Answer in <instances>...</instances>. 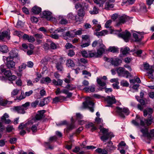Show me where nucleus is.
<instances>
[{
  "label": "nucleus",
  "instance_id": "nucleus-61",
  "mask_svg": "<svg viewBox=\"0 0 154 154\" xmlns=\"http://www.w3.org/2000/svg\"><path fill=\"white\" fill-rule=\"evenodd\" d=\"M6 132L8 133L11 132L14 129L12 126L8 125L6 128Z\"/></svg>",
  "mask_w": 154,
  "mask_h": 154
},
{
  "label": "nucleus",
  "instance_id": "nucleus-45",
  "mask_svg": "<svg viewBox=\"0 0 154 154\" xmlns=\"http://www.w3.org/2000/svg\"><path fill=\"white\" fill-rule=\"evenodd\" d=\"M154 71V69H153L152 67H151L149 69V70L148 72V77L149 78H151L152 79H153V75L152 73H153Z\"/></svg>",
  "mask_w": 154,
  "mask_h": 154
},
{
  "label": "nucleus",
  "instance_id": "nucleus-27",
  "mask_svg": "<svg viewBox=\"0 0 154 154\" xmlns=\"http://www.w3.org/2000/svg\"><path fill=\"white\" fill-rule=\"evenodd\" d=\"M11 103V102L8 101L6 100L2 99L0 100V105L2 106H5L7 104L10 105Z\"/></svg>",
  "mask_w": 154,
  "mask_h": 154
},
{
  "label": "nucleus",
  "instance_id": "nucleus-56",
  "mask_svg": "<svg viewBox=\"0 0 154 154\" xmlns=\"http://www.w3.org/2000/svg\"><path fill=\"white\" fill-rule=\"evenodd\" d=\"M131 76L130 73L128 71L125 70L123 74L121 76L128 78L129 76Z\"/></svg>",
  "mask_w": 154,
  "mask_h": 154
},
{
  "label": "nucleus",
  "instance_id": "nucleus-15",
  "mask_svg": "<svg viewBox=\"0 0 154 154\" xmlns=\"http://www.w3.org/2000/svg\"><path fill=\"white\" fill-rule=\"evenodd\" d=\"M52 13L48 11H44L43 12V17L45 18L48 20H50L52 18Z\"/></svg>",
  "mask_w": 154,
  "mask_h": 154
},
{
  "label": "nucleus",
  "instance_id": "nucleus-49",
  "mask_svg": "<svg viewBox=\"0 0 154 154\" xmlns=\"http://www.w3.org/2000/svg\"><path fill=\"white\" fill-rule=\"evenodd\" d=\"M68 90L72 91L74 90L76 88V87L73 85L72 84H68L65 87Z\"/></svg>",
  "mask_w": 154,
  "mask_h": 154
},
{
  "label": "nucleus",
  "instance_id": "nucleus-43",
  "mask_svg": "<svg viewBox=\"0 0 154 154\" xmlns=\"http://www.w3.org/2000/svg\"><path fill=\"white\" fill-rule=\"evenodd\" d=\"M107 33V31L106 30H103L100 32H96L95 35L97 36H102L105 35V34Z\"/></svg>",
  "mask_w": 154,
  "mask_h": 154
},
{
  "label": "nucleus",
  "instance_id": "nucleus-33",
  "mask_svg": "<svg viewBox=\"0 0 154 154\" xmlns=\"http://www.w3.org/2000/svg\"><path fill=\"white\" fill-rule=\"evenodd\" d=\"M95 151L99 154H108V153L107 150H106L105 149H102L101 148H98Z\"/></svg>",
  "mask_w": 154,
  "mask_h": 154
},
{
  "label": "nucleus",
  "instance_id": "nucleus-26",
  "mask_svg": "<svg viewBox=\"0 0 154 154\" xmlns=\"http://www.w3.org/2000/svg\"><path fill=\"white\" fill-rule=\"evenodd\" d=\"M32 12L35 14H38L41 11V8L37 6H35L32 9Z\"/></svg>",
  "mask_w": 154,
  "mask_h": 154
},
{
  "label": "nucleus",
  "instance_id": "nucleus-12",
  "mask_svg": "<svg viewBox=\"0 0 154 154\" xmlns=\"http://www.w3.org/2000/svg\"><path fill=\"white\" fill-rule=\"evenodd\" d=\"M120 35L126 42H127L131 35V34L130 32L126 30L125 33L121 34Z\"/></svg>",
  "mask_w": 154,
  "mask_h": 154
},
{
  "label": "nucleus",
  "instance_id": "nucleus-4",
  "mask_svg": "<svg viewBox=\"0 0 154 154\" xmlns=\"http://www.w3.org/2000/svg\"><path fill=\"white\" fill-rule=\"evenodd\" d=\"M116 112L122 118L125 117L124 114L128 115L129 113V110L128 108H122L119 107H116Z\"/></svg>",
  "mask_w": 154,
  "mask_h": 154
},
{
  "label": "nucleus",
  "instance_id": "nucleus-54",
  "mask_svg": "<svg viewBox=\"0 0 154 154\" xmlns=\"http://www.w3.org/2000/svg\"><path fill=\"white\" fill-rule=\"evenodd\" d=\"M30 102H27L22 104L21 106L26 111L28 109L29 107L30 106Z\"/></svg>",
  "mask_w": 154,
  "mask_h": 154
},
{
  "label": "nucleus",
  "instance_id": "nucleus-59",
  "mask_svg": "<svg viewBox=\"0 0 154 154\" xmlns=\"http://www.w3.org/2000/svg\"><path fill=\"white\" fill-rule=\"evenodd\" d=\"M73 32L72 31L67 32L66 33V35L69 37H73L75 35L74 34L72 33Z\"/></svg>",
  "mask_w": 154,
  "mask_h": 154
},
{
  "label": "nucleus",
  "instance_id": "nucleus-46",
  "mask_svg": "<svg viewBox=\"0 0 154 154\" xmlns=\"http://www.w3.org/2000/svg\"><path fill=\"white\" fill-rule=\"evenodd\" d=\"M66 65L69 67H74L75 64L73 61L71 59L68 60L66 61Z\"/></svg>",
  "mask_w": 154,
  "mask_h": 154
},
{
  "label": "nucleus",
  "instance_id": "nucleus-31",
  "mask_svg": "<svg viewBox=\"0 0 154 154\" xmlns=\"http://www.w3.org/2000/svg\"><path fill=\"white\" fill-rule=\"evenodd\" d=\"M38 126V125L37 124L36 125H32V126L30 128H27L26 130L27 131L29 132L30 130H31L32 132L34 133H35L38 130V129L37 128V126Z\"/></svg>",
  "mask_w": 154,
  "mask_h": 154
},
{
  "label": "nucleus",
  "instance_id": "nucleus-50",
  "mask_svg": "<svg viewBox=\"0 0 154 154\" xmlns=\"http://www.w3.org/2000/svg\"><path fill=\"white\" fill-rule=\"evenodd\" d=\"M153 119L152 117H149V119L145 120V123L147 126H149L152 124Z\"/></svg>",
  "mask_w": 154,
  "mask_h": 154
},
{
  "label": "nucleus",
  "instance_id": "nucleus-39",
  "mask_svg": "<svg viewBox=\"0 0 154 154\" xmlns=\"http://www.w3.org/2000/svg\"><path fill=\"white\" fill-rule=\"evenodd\" d=\"M130 51V49L128 47H126L123 48H121L120 50V52L123 55H126L129 53L128 51Z\"/></svg>",
  "mask_w": 154,
  "mask_h": 154
},
{
  "label": "nucleus",
  "instance_id": "nucleus-19",
  "mask_svg": "<svg viewBox=\"0 0 154 154\" xmlns=\"http://www.w3.org/2000/svg\"><path fill=\"white\" fill-rule=\"evenodd\" d=\"M111 63L112 65L115 66H118L119 64L122 63V61L120 59L117 58L115 59H110Z\"/></svg>",
  "mask_w": 154,
  "mask_h": 154
},
{
  "label": "nucleus",
  "instance_id": "nucleus-24",
  "mask_svg": "<svg viewBox=\"0 0 154 154\" xmlns=\"http://www.w3.org/2000/svg\"><path fill=\"white\" fill-rule=\"evenodd\" d=\"M9 56L7 58H9V59H13L14 58L17 57V54L14 50H12L9 53Z\"/></svg>",
  "mask_w": 154,
  "mask_h": 154
},
{
  "label": "nucleus",
  "instance_id": "nucleus-10",
  "mask_svg": "<svg viewBox=\"0 0 154 154\" xmlns=\"http://www.w3.org/2000/svg\"><path fill=\"white\" fill-rule=\"evenodd\" d=\"M6 66L8 68L12 69H15V62L12 60H11L8 58H7Z\"/></svg>",
  "mask_w": 154,
  "mask_h": 154
},
{
  "label": "nucleus",
  "instance_id": "nucleus-63",
  "mask_svg": "<svg viewBox=\"0 0 154 154\" xmlns=\"http://www.w3.org/2000/svg\"><path fill=\"white\" fill-rule=\"evenodd\" d=\"M5 130V126L2 125V123L0 122V133H2V134H3V132Z\"/></svg>",
  "mask_w": 154,
  "mask_h": 154
},
{
  "label": "nucleus",
  "instance_id": "nucleus-2",
  "mask_svg": "<svg viewBox=\"0 0 154 154\" xmlns=\"http://www.w3.org/2000/svg\"><path fill=\"white\" fill-rule=\"evenodd\" d=\"M143 134V136L146 137L148 139L150 140L152 137H154V129L150 130L149 132L148 129L147 128H142L140 130Z\"/></svg>",
  "mask_w": 154,
  "mask_h": 154
},
{
  "label": "nucleus",
  "instance_id": "nucleus-34",
  "mask_svg": "<svg viewBox=\"0 0 154 154\" xmlns=\"http://www.w3.org/2000/svg\"><path fill=\"white\" fill-rule=\"evenodd\" d=\"M65 98V97L63 96H60L59 97H56L53 99V101L54 103H56L58 102H60L61 100Z\"/></svg>",
  "mask_w": 154,
  "mask_h": 154
},
{
  "label": "nucleus",
  "instance_id": "nucleus-47",
  "mask_svg": "<svg viewBox=\"0 0 154 154\" xmlns=\"http://www.w3.org/2000/svg\"><path fill=\"white\" fill-rule=\"evenodd\" d=\"M99 9L96 7H94L93 10L89 11L90 13L91 14H95L98 13Z\"/></svg>",
  "mask_w": 154,
  "mask_h": 154
},
{
  "label": "nucleus",
  "instance_id": "nucleus-16",
  "mask_svg": "<svg viewBox=\"0 0 154 154\" xmlns=\"http://www.w3.org/2000/svg\"><path fill=\"white\" fill-rule=\"evenodd\" d=\"M100 46L101 47L97 50V52H96L97 57H99L105 51V46L103 44H101Z\"/></svg>",
  "mask_w": 154,
  "mask_h": 154
},
{
  "label": "nucleus",
  "instance_id": "nucleus-55",
  "mask_svg": "<svg viewBox=\"0 0 154 154\" xmlns=\"http://www.w3.org/2000/svg\"><path fill=\"white\" fill-rule=\"evenodd\" d=\"M26 97L25 94L23 91H22L19 97H17V99L19 100H21L24 99Z\"/></svg>",
  "mask_w": 154,
  "mask_h": 154
},
{
  "label": "nucleus",
  "instance_id": "nucleus-18",
  "mask_svg": "<svg viewBox=\"0 0 154 154\" xmlns=\"http://www.w3.org/2000/svg\"><path fill=\"white\" fill-rule=\"evenodd\" d=\"M13 109L18 113L23 114L26 112L25 110L21 106H15Z\"/></svg>",
  "mask_w": 154,
  "mask_h": 154
},
{
  "label": "nucleus",
  "instance_id": "nucleus-25",
  "mask_svg": "<svg viewBox=\"0 0 154 154\" xmlns=\"http://www.w3.org/2000/svg\"><path fill=\"white\" fill-rule=\"evenodd\" d=\"M109 145H107L106 147V149L108 151L111 152L112 151H113L115 149L116 147L112 145V143L111 141H109Z\"/></svg>",
  "mask_w": 154,
  "mask_h": 154
},
{
  "label": "nucleus",
  "instance_id": "nucleus-64",
  "mask_svg": "<svg viewBox=\"0 0 154 154\" xmlns=\"http://www.w3.org/2000/svg\"><path fill=\"white\" fill-rule=\"evenodd\" d=\"M75 54V53L72 50H69V51L68 52V55L70 57H72Z\"/></svg>",
  "mask_w": 154,
  "mask_h": 154
},
{
  "label": "nucleus",
  "instance_id": "nucleus-22",
  "mask_svg": "<svg viewBox=\"0 0 154 154\" xmlns=\"http://www.w3.org/2000/svg\"><path fill=\"white\" fill-rule=\"evenodd\" d=\"M86 127L88 128H90L92 132H93L97 129V127L92 122L86 125Z\"/></svg>",
  "mask_w": 154,
  "mask_h": 154
},
{
  "label": "nucleus",
  "instance_id": "nucleus-62",
  "mask_svg": "<svg viewBox=\"0 0 154 154\" xmlns=\"http://www.w3.org/2000/svg\"><path fill=\"white\" fill-rule=\"evenodd\" d=\"M135 0H127L125 2H123V3L124 4H127L128 5H132L133 4Z\"/></svg>",
  "mask_w": 154,
  "mask_h": 154
},
{
  "label": "nucleus",
  "instance_id": "nucleus-44",
  "mask_svg": "<svg viewBox=\"0 0 154 154\" xmlns=\"http://www.w3.org/2000/svg\"><path fill=\"white\" fill-rule=\"evenodd\" d=\"M114 5L111 4L109 2H106L105 5V9L106 10H108L110 9L113 8Z\"/></svg>",
  "mask_w": 154,
  "mask_h": 154
},
{
  "label": "nucleus",
  "instance_id": "nucleus-9",
  "mask_svg": "<svg viewBox=\"0 0 154 154\" xmlns=\"http://www.w3.org/2000/svg\"><path fill=\"white\" fill-rule=\"evenodd\" d=\"M45 112V111L44 110L38 111L35 117V120H39L44 118L45 117L44 113Z\"/></svg>",
  "mask_w": 154,
  "mask_h": 154
},
{
  "label": "nucleus",
  "instance_id": "nucleus-29",
  "mask_svg": "<svg viewBox=\"0 0 154 154\" xmlns=\"http://www.w3.org/2000/svg\"><path fill=\"white\" fill-rule=\"evenodd\" d=\"M85 14V12L84 10V7H81L78 11V15L79 17H82Z\"/></svg>",
  "mask_w": 154,
  "mask_h": 154
},
{
  "label": "nucleus",
  "instance_id": "nucleus-11",
  "mask_svg": "<svg viewBox=\"0 0 154 154\" xmlns=\"http://www.w3.org/2000/svg\"><path fill=\"white\" fill-rule=\"evenodd\" d=\"M65 62V60L63 58H61L60 62H57L56 63V68L59 71H62L63 70V68L62 64Z\"/></svg>",
  "mask_w": 154,
  "mask_h": 154
},
{
  "label": "nucleus",
  "instance_id": "nucleus-5",
  "mask_svg": "<svg viewBox=\"0 0 154 154\" xmlns=\"http://www.w3.org/2000/svg\"><path fill=\"white\" fill-rule=\"evenodd\" d=\"M83 106L85 108H88L92 112L94 111V103L91 101L87 100L83 103Z\"/></svg>",
  "mask_w": 154,
  "mask_h": 154
},
{
  "label": "nucleus",
  "instance_id": "nucleus-53",
  "mask_svg": "<svg viewBox=\"0 0 154 154\" xmlns=\"http://www.w3.org/2000/svg\"><path fill=\"white\" fill-rule=\"evenodd\" d=\"M101 26L100 24H97L96 26H94L92 27V29H95L96 31H100L101 29Z\"/></svg>",
  "mask_w": 154,
  "mask_h": 154
},
{
  "label": "nucleus",
  "instance_id": "nucleus-58",
  "mask_svg": "<svg viewBox=\"0 0 154 154\" xmlns=\"http://www.w3.org/2000/svg\"><path fill=\"white\" fill-rule=\"evenodd\" d=\"M59 23L61 24L66 25L69 22L66 19L64 18H62L60 21Z\"/></svg>",
  "mask_w": 154,
  "mask_h": 154
},
{
  "label": "nucleus",
  "instance_id": "nucleus-35",
  "mask_svg": "<svg viewBox=\"0 0 154 154\" xmlns=\"http://www.w3.org/2000/svg\"><path fill=\"white\" fill-rule=\"evenodd\" d=\"M75 128V126L74 123H72L71 124L67 125L66 130L67 132L68 133L70 131L74 128Z\"/></svg>",
  "mask_w": 154,
  "mask_h": 154
},
{
  "label": "nucleus",
  "instance_id": "nucleus-23",
  "mask_svg": "<svg viewBox=\"0 0 154 154\" xmlns=\"http://www.w3.org/2000/svg\"><path fill=\"white\" fill-rule=\"evenodd\" d=\"M50 97L45 98L42 100L40 102L39 105L40 106H43L45 104H48L49 102Z\"/></svg>",
  "mask_w": 154,
  "mask_h": 154
},
{
  "label": "nucleus",
  "instance_id": "nucleus-36",
  "mask_svg": "<svg viewBox=\"0 0 154 154\" xmlns=\"http://www.w3.org/2000/svg\"><path fill=\"white\" fill-rule=\"evenodd\" d=\"M108 51L113 53H118L119 51V48L115 46L110 47L108 49Z\"/></svg>",
  "mask_w": 154,
  "mask_h": 154
},
{
  "label": "nucleus",
  "instance_id": "nucleus-6",
  "mask_svg": "<svg viewBox=\"0 0 154 154\" xmlns=\"http://www.w3.org/2000/svg\"><path fill=\"white\" fill-rule=\"evenodd\" d=\"M132 123L136 126H139L140 123V125L142 126H144L145 125L144 122L140 117L137 116L135 120H133L132 121Z\"/></svg>",
  "mask_w": 154,
  "mask_h": 154
},
{
  "label": "nucleus",
  "instance_id": "nucleus-41",
  "mask_svg": "<svg viewBox=\"0 0 154 154\" xmlns=\"http://www.w3.org/2000/svg\"><path fill=\"white\" fill-rule=\"evenodd\" d=\"M88 57H97L96 52L95 51L93 50L89 51H88Z\"/></svg>",
  "mask_w": 154,
  "mask_h": 154
},
{
  "label": "nucleus",
  "instance_id": "nucleus-8",
  "mask_svg": "<svg viewBox=\"0 0 154 154\" xmlns=\"http://www.w3.org/2000/svg\"><path fill=\"white\" fill-rule=\"evenodd\" d=\"M129 19V18L128 16L123 15L119 18V22L117 23L116 25L119 26L121 24L124 23Z\"/></svg>",
  "mask_w": 154,
  "mask_h": 154
},
{
  "label": "nucleus",
  "instance_id": "nucleus-51",
  "mask_svg": "<svg viewBox=\"0 0 154 154\" xmlns=\"http://www.w3.org/2000/svg\"><path fill=\"white\" fill-rule=\"evenodd\" d=\"M13 34L14 35H17L19 38L21 37L23 35V33L21 31H15L13 32Z\"/></svg>",
  "mask_w": 154,
  "mask_h": 154
},
{
  "label": "nucleus",
  "instance_id": "nucleus-52",
  "mask_svg": "<svg viewBox=\"0 0 154 154\" xmlns=\"http://www.w3.org/2000/svg\"><path fill=\"white\" fill-rule=\"evenodd\" d=\"M121 85L123 87H128L129 85V84L128 82L125 80H122L120 82Z\"/></svg>",
  "mask_w": 154,
  "mask_h": 154
},
{
  "label": "nucleus",
  "instance_id": "nucleus-42",
  "mask_svg": "<svg viewBox=\"0 0 154 154\" xmlns=\"http://www.w3.org/2000/svg\"><path fill=\"white\" fill-rule=\"evenodd\" d=\"M97 84L100 86L104 87L106 85V82L102 81V80L99 78H97Z\"/></svg>",
  "mask_w": 154,
  "mask_h": 154
},
{
  "label": "nucleus",
  "instance_id": "nucleus-28",
  "mask_svg": "<svg viewBox=\"0 0 154 154\" xmlns=\"http://www.w3.org/2000/svg\"><path fill=\"white\" fill-rule=\"evenodd\" d=\"M118 147V149H127L128 148V146L126 145L125 143L123 141H122L119 143Z\"/></svg>",
  "mask_w": 154,
  "mask_h": 154
},
{
  "label": "nucleus",
  "instance_id": "nucleus-20",
  "mask_svg": "<svg viewBox=\"0 0 154 154\" xmlns=\"http://www.w3.org/2000/svg\"><path fill=\"white\" fill-rule=\"evenodd\" d=\"M133 36L135 39V42H140L143 38V35L142 34H137L136 33L133 34Z\"/></svg>",
  "mask_w": 154,
  "mask_h": 154
},
{
  "label": "nucleus",
  "instance_id": "nucleus-30",
  "mask_svg": "<svg viewBox=\"0 0 154 154\" xmlns=\"http://www.w3.org/2000/svg\"><path fill=\"white\" fill-rule=\"evenodd\" d=\"M140 9L139 11L146 12L147 11L146 7L144 3L140 2Z\"/></svg>",
  "mask_w": 154,
  "mask_h": 154
},
{
  "label": "nucleus",
  "instance_id": "nucleus-57",
  "mask_svg": "<svg viewBox=\"0 0 154 154\" xmlns=\"http://www.w3.org/2000/svg\"><path fill=\"white\" fill-rule=\"evenodd\" d=\"M26 66V64L23 63L21 65L19 66V71L20 72H21L23 69H25Z\"/></svg>",
  "mask_w": 154,
  "mask_h": 154
},
{
  "label": "nucleus",
  "instance_id": "nucleus-14",
  "mask_svg": "<svg viewBox=\"0 0 154 154\" xmlns=\"http://www.w3.org/2000/svg\"><path fill=\"white\" fill-rule=\"evenodd\" d=\"M23 38L25 40H27L29 42L33 43L35 41V38L32 36L29 35L25 34L23 36Z\"/></svg>",
  "mask_w": 154,
  "mask_h": 154
},
{
  "label": "nucleus",
  "instance_id": "nucleus-32",
  "mask_svg": "<svg viewBox=\"0 0 154 154\" xmlns=\"http://www.w3.org/2000/svg\"><path fill=\"white\" fill-rule=\"evenodd\" d=\"M106 1V0H93L94 2L100 7L103 6V4Z\"/></svg>",
  "mask_w": 154,
  "mask_h": 154
},
{
  "label": "nucleus",
  "instance_id": "nucleus-38",
  "mask_svg": "<svg viewBox=\"0 0 154 154\" xmlns=\"http://www.w3.org/2000/svg\"><path fill=\"white\" fill-rule=\"evenodd\" d=\"M61 58H63L61 57L58 56L56 55L54 56L53 57L52 59H53L52 62L54 63H56L57 62H60V60Z\"/></svg>",
  "mask_w": 154,
  "mask_h": 154
},
{
  "label": "nucleus",
  "instance_id": "nucleus-40",
  "mask_svg": "<svg viewBox=\"0 0 154 154\" xmlns=\"http://www.w3.org/2000/svg\"><path fill=\"white\" fill-rule=\"evenodd\" d=\"M0 51L2 53H7L8 51V47L5 45L0 46Z\"/></svg>",
  "mask_w": 154,
  "mask_h": 154
},
{
  "label": "nucleus",
  "instance_id": "nucleus-3",
  "mask_svg": "<svg viewBox=\"0 0 154 154\" xmlns=\"http://www.w3.org/2000/svg\"><path fill=\"white\" fill-rule=\"evenodd\" d=\"M1 71L2 72L4 73L5 75L10 81L15 80L17 78L15 75H12V73L10 70H7L5 68H1Z\"/></svg>",
  "mask_w": 154,
  "mask_h": 154
},
{
  "label": "nucleus",
  "instance_id": "nucleus-1",
  "mask_svg": "<svg viewBox=\"0 0 154 154\" xmlns=\"http://www.w3.org/2000/svg\"><path fill=\"white\" fill-rule=\"evenodd\" d=\"M99 129L102 133L103 135L100 137V138L103 141H105L109 139H111L114 137L112 133L108 132V129L103 128L101 125H100Z\"/></svg>",
  "mask_w": 154,
  "mask_h": 154
},
{
  "label": "nucleus",
  "instance_id": "nucleus-21",
  "mask_svg": "<svg viewBox=\"0 0 154 154\" xmlns=\"http://www.w3.org/2000/svg\"><path fill=\"white\" fill-rule=\"evenodd\" d=\"M153 109L151 108H148L147 109H144L143 111V116L146 117L148 114L149 117H152V114L153 112Z\"/></svg>",
  "mask_w": 154,
  "mask_h": 154
},
{
  "label": "nucleus",
  "instance_id": "nucleus-37",
  "mask_svg": "<svg viewBox=\"0 0 154 154\" xmlns=\"http://www.w3.org/2000/svg\"><path fill=\"white\" fill-rule=\"evenodd\" d=\"M77 17V15H73L72 13L69 14L67 15V17L68 19L75 20L76 21H78Z\"/></svg>",
  "mask_w": 154,
  "mask_h": 154
},
{
  "label": "nucleus",
  "instance_id": "nucleus-48",
  "mask_svg": "<svg viewBox=\"0 0 154 154\" xmlns=\"http://www.w3.org/2000/svg\"><path fill=\"white\" fill-rule=\"evenodd\" d=\"M125 70L124 68L119 67L117 70V72L120 76H122Z\"/></svg>",
  "mask_w": 154,
  "mask_h": 154
},
{
  "label": "nucleus",
  "instance_id": "nucleus-7",
  "mask_svg": "<svg viewBox=\"0 0 154 154\" xmlns=\"http://www.w3.org/2000/svg\"><path fill=\"white\" fill-rule=\"evenodd\" d=\"M105 100L107 102L109 105L107 106H111L113 104L115 103L116 102V100L114 96L110 97L108 96L105 99Z\"/></svg>",
  "mask_w": 154,
  "mask_h": 154
},
{
  "label": "nucleus",
  "instance_id": "nucleus-60",
  "mask_svg": "<svg viewBox=\"0 0 154 154\" xmlns=\"http://www.w3.org/2000/svg\"><path fill=\"white\" fill-rule=\"evenodd\" d=\"M39 103L38 100H35L31 103V106L33 108H35Z\"/></svg>",
  "mask_w": 154,
  "mask_h": 154
},
{
  "label": "nucleus",
  "instance_id": "nucleus-13",
  "mask_svg": "<svg viewBox=\"0 0 154 154\" xmlns=\"http://www.w3.org/2000/svg\"><path fill=\"white\" fill-rule=\"evenodd\" d=\"M10 37L9 32L7 31H4L2 32V34L0 35V40H2L5 38L9 40Z\"/></svg>",
  "mask_w": 154,
  "mask_h": 154
},
{
  "label": "nucleus",
  "instance_id": "nucleus-17",
  "mask_svg": "<svg viewBox=\"0 0 154 154\" xmlns=\"http://www.w3.org/2000/svg\"><path fill=\"white\" fill-rule=\"evenodd\" d=\"M8 117V115L5 113L1 117V120L2 122L6 124H9L10 123L11 121L9 119H7Z\"/></svg>",
  "mask_w": 154,
  "mask_h": 154
}]
</instances>
